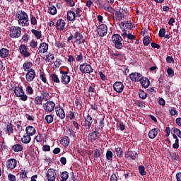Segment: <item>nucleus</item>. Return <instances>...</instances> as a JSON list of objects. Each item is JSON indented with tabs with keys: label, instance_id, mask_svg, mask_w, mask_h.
I'll list each match as a JSON object with an SVG mask.
<instances>
[{
	"label": "nucleus",
	"instance_id": "nucleus-1",
	"mask_svg": "<svg viewBox=\"0 0 181 181\" xmlns=\"http://www.w3.org/2000/svg\"><path fill=\"white\" fill-rule=\"evenodd\" d=\"M16 18L18 21L19 26H29V16L28 13L22 10H19L16 13Z\"/></svg>",
	"mask_w": 181,
	"mask_h": 181
},
{
	"label": "nucleus",
	"instance_id": "nucleus-2",
	"mask_svg": "<svg viewBox=\"0 0 181 181\" xmlns=\"http://www.w3.org/2000/svg\"><path fill=\"white\" fill-rule=\"evenodd\" d=\"M73 39L75 40L74 43H76V45H81L86 42L83 34L78 31H76L75 33L71 34L67 38V42H70L71 40H73Z\"/></svg>",
	"mask_w": 181,
	"mask_h": 181
},
{
	"label": "nucleus",
	"instance_id": "nucleus-3",
	"mask_svg": "<svg viewBox=\"0 0 181 181\" xmlns=\"http://www.w3.org/2000/svg\"><path fill=\"white\" fill-rule=\"evenodd\" d=\"M115 16L117 22L124 21V19H127V16H128V10H127V8H120L115 12Z\"/></svg>",
	"mask_w": 181,
	"mask_h": 181
},
{
	"label": "nucleus",
	"instance_id": "nucleus-4",
	"mask_svg": "<svg viewBox=\"0 0 181 181\" xmlns=\"http://www.w3.org/2000/svg\"><path fill=\"white\" fill-rule=\"evenodd\" d=\"M21 33H22V28L21 27L13 25L10 28L9 36L12 39L21 37Z\"/></svg>",
	"mask_w": 181,
	"mask_h": 181
},
{
	"label": "nucleus",
	"instance_id": "nucleus-5",
	"mask_svg": "<svg viewBox=\"0 0 181 181\" xmlns=\"http://www.w3.org/2000/svg\"><path fill=\"white\" fill-rule=\"evenodd\" d=\"M112 42L114 43L116 49H121L122 46V37L119 34H114L112 36Z\"/></svg>",
	"mask_w": 181,
	"mask_h": 181
},
{
	"label": "nucleus",
	"instance_id": "nucleus-6",
	"mask_svg": "<svg viewBox=\"0 0 181 181\" xmlns=\"http://www.w3.org/2000/svg\"><path fill=\"white\" fill-rule=\"evenodd\" d=\"M79 70L82 74H91L93 71H94V69L91 66V65L83 63L79 66Z\"/></svg>",
	"mask_w": 181,
	"mask_h": 181
},
{
	"label": "nucleus",
	"instance_id": "nucleus-7",
	"mask_svg": "<svg viewBox=\"0 0 181 181\" xmlns=\"http://www.w3.org/2000/svg\"><path fill=\"white\" fill-rule=\"evenodd\" d=\"M91 125H93V117H91L90 114H88L86 116H84V121L82 127H84V129H86V131H90Z\"/></svg>",
	"mask_w": 181,
	"mask_h": 181
},
{
	"label": "nucleus",
	"instance_id": "nucleus-8",
	"mask_svg": "<svg viewBox=\"0 0 181 181\" xmlns=\"http://www.w3.org/2000/svg\"><path fill=\"white\" fill-rule=\"evenodd\" d=\"M119 28L122 29V32H128V30H132L133 25L132 23L129 21H125L119 23Z\"/></svg>",
	"mask_w": 181,
	"mask_h": 181
},
{
	"label": "nucleus",
	"instance_id": "nucleus-9",
	"mask_svg": "<svg viewBox=\"0 0 181 181\" xmlns=\"http://www.w3.org/2000/svg\"><path fill=\"white\" fill-rule=\"evenodd\" d=\"M56 104L53 101H47L43 105V108L46 112H52L54 110Z\"/></svg>",
	"mask_w": 181,
	"mask_h": 181
},
{
	"label": "nucleus",
	"instance_id": "nucleus-10",
	"mask_svg": "<svg viewBox=\"0 0 181 181\" xmlns=\"http://www.w3.org/2000/svg\"><path fill=\"white\" fill-rule=\"evenodd\" d=\"M124 88H125V86H124V83H122V82L116 81L113 84L114 91H115L116 93H118L119 94H120V93H122V91H124Z\"/></svg>",
	"mask_w": 181,
	"mask_h": 181
},
{
	"label": "nucleus",
	"instance_id": "nucleus-11",
	"mask_svg": "<svg viewBox=\"0 0 181 181\" xmlns=\"http://www.w3.org/2000/svg\"><path fill=\"white\" fill-rule=\"evenodd\" d=\"M107 32H108V28L105 24H102L98 28V33L100 37H104L107 35Z\"/></svg>",
	"mask_w": 181,
	"mask_h": 181
},
{
	"label": "nucleus",
	"instance_id": "nucleus-12",
	"mask_svg": "<svg viewBox=\"0 0 181 181\" xmlns=\"http://www.w3.org/2000/svg\"><path fill=\"white\" fill-rule=\"evenodd\" d=\"M56 170L53 168L48 169L46 176L48 181H54L56 180Z\"/></svg>",
	"mask_w": 181,
	"mask_h": 181
},
{
	"label": "nucleus",
	"instance_id": "nucleus-13",
	"mask_svg": "<svg viewBox=\"0 0 181 181\" xmlns=\"http://www.w3.org/2000/svg\"><path fill=\"white\" fill-rule=\"evenodd\" d=\"M19 52L23 57H29L30 56V52L28 51V47L25 45H21L19 47Z\"/></svg>",
	"mask_w": 181,
	"mask_h": 181
},
{
	"label": "nucleus",
	"instance_id": "nucleus-14",
	"mask_svg": "<svg viewBox=\"0 0 181 181\" xmlns=\"http://www.w3.org/2000/svg\"><path fill=\"white\" fill-rule=\"evenodd\" d=\"M98 136H100V133L98 131H97V129H95V131L89 133L88 141H90V142H94V141H97Z\"/></svg>",
	"mask_w": 181,
	"mask_h": 181
},
{
	"label": "nucleus",
	"instance_id": "nucleus-15",
	"mask_svg": "<svg viewBox=\"0 0 181 181\" xmlns=\"http://www.w3.org/2000/svg\"><path fill=\"white\" fill-rule=\"evenodd\" d=\"M35 76H36V73L35 72V69H30L28 71L25 78L28 83H31L33 80H35Z\"/></svg>",
	"mask_w": 181,
	"mask_h": 181
},
{
	"label": "nucleus",
	"instance_id": "nucleus-16",
	"mask_svg": "<svg viewBox=\"0 0 181 181\" xmlns=\"http://www.w3.org/2000/svg\"><path fill=\"white\" fill-rule=\"evenodd\" d=\"M125 158L135 160L138 158V153L136 151H128L125 153Z\"/></svg>",
	"mask_w": 181,
	"mask_h": 181
},
{
	"label": "nucleus",
	"instance_id": "nucleus-17",
	"mask_svg": "<svg viewBox=\"0 0 181 181\" xmlns=\"http://www.w3.org/2000/svg\"><path fill=\"white\" fill-rule=\"evenodd\" d=\"M66 27V21L60 18L57 21L56 28L58 30H61L62 32L64 30V28Z\"/></svg>",
	"mask_w": 181,
	"mask_h": 181
},
{
	"label": "nucleus",
	"instance_id": "nucleus-18",
	"mask_svg": "<svg viewBox=\"0 0 181 181\" xmlns=\"http://www.w3.org/2000/svg\"><path fill=\"white\" fill-rule=\"evenodd\" d=\"M129 78L132 81L138 82L141 81V78H142V74L136 72L132 73L129 75Z\"/></svg>",
	"mask_w": 181,
	"mask_h": 181
},
{
	"label": "nucleus",
	"instance_id": "nucleus-19",
	"mask_svg": "<svg viewBox=\"0 0 181 181\" xmlns=\"http://www.w3.org/2000/svg\"><path fill=\"white\" fill-rule=\"evenodd\" d=\"M66 135H67L69 138H76V132L74 131V129L71 127H66Z\"/></svg>",
	"mask_w": 181,
	"mask_h": 181
},
{
	"label": "nucleus",
	"instance_id": "nucleus-20",
	"mask_svg": "<svg viewBox=\"0 0 181 181\" xmlns=\"http://www.w3.org/2000/svg\"><path fill=\"white\" fill-rule=\"evenodd\" d=\"M49 50V45L46 42H42L40 45L38 47V52L41 54H45Z\"/></svg>",
	"mask_w": 181,
	"mask_h": 181
},
{
	"label": "nucleus",
	"instance_id": "nucleus-21",
	"mask_svg": "<svg viewBox=\"0 0 181 181\" xmlns=\"http://www.w3.org/2000/svg\"><path fill=\"white\" fill-rule=\"evenodd\" d=\"M55 110L57 117H59L61 119H64V118H66V113L64 112L63 107H56Z\"/></svg>",
	"mask_w": 181,
	"mask_h": 181
},
{
	"label": "nucleus",
	"instance_id": "nucleus-22",
	"mask_svg": "<svg viewBox=\"0 0 181 181\" xmlns=\"http://www.w3.org/2000/svg\"><path fill=\"white\" fill-rule=\"evenodd\" d=\"M16 165H17V162H16V159L15 158H11L6 162V166L8 169H11V170L15 169V168H16Z\"/></svg>",
	"mask_w": 181,
	"mask_h": 181
},
{
	"label": "nucleus",
	"instance_id": "nucleus-23",
	"mask_svg": "<svg viewBox=\"0 0 181 181\" xmlns=\"http://www.w3.org/2000/svg\"><path fill=\"white\" fill-rule=\"evenodd\" d=\"M66 19L70 22H74L76 19V13L71 10H69L66 14Z\"/></svg>",
	"mask_w": 181,
	"mask_h": 181
},
{
	"label": "nucleus",
	"instance_id": "nucleus-24",
	"mask_svg": "<svg viewBox=\"0 0 181 181\" xmlns=\"http://www.w3.org/2000/svg\"><path fill=\"white\" fill-rule=\"evenodd\" d=\"M158 132L159 129L158 128L151 129L148 132V138H150V139H155Z\"/></svg>",
	"mask_w": 181,
	"mask_h": 181
},
{
	"label": "nucleus",
	"instance_id": "nucleus-25",
	"mask_svg": "<svg viewBox=\"0 0 181 181\" xmlns=\"http://www.w3.org/2000/svg\"><path fill=\"white\" fill-rule=\"evenodd\" d=\"M140 84L144 87V88H148L149 87V84H151V82L149 81V79L146 77H142L140 79Z\"/></svg>",
	"mask_w": 181,
	"mask_h": 181
},
{
	"label": "nucleus",
	"instance_id": "nucleus-26",
	"mask_svg": "<svg viewBox=\"0 0 181 181\" xmlns=\"http://www.w3.org/2000/svg\"><path fill=\"white\" fill-rule=\"evenodd\" d=\"M25 132L28 135H30V136H33V135L36 134V129H35L33 126H28L25 128Z\"/></svg>",
	"mask_w": 181,
	"mask_h": 181
},
{
	"label": "nucleus",
	"instance_id": "nucleus-27",
	"mask_svg": "<svg viewBox=\"0 0 181 181\" xmlns=\"http://www.w3.org/2000/svg\"><path fill=\"white\" fill-rule=\"evenodd\" d=\"M122 36L124 39H129V40H135V35L131 34L130 33H128V31H124L122 33Z\"/></svg>",
	"mask_w": 181,
	"mask_h": 181
},
{
	"label": "nucleus",
	"instance_id": "nucleus-28",
	"mask_svg": "<svg viewBox=\"0 0 181 181\" xmlns=\"http://www.w3.org/2000/svg\"><path fill=\"white\" fill-rule=\"evenodd\" d=\"M9 56V49L6 48H1L0 49V57L1 59H6Z\"/></svg>",
	"mask_w": 181,
	"mask_h": 181
},
{
	"label": "nucleus",
	"instance_id": "nucleus-29",
	"mask_svg": "<svg viewBox=\"0 0 181 181\" xmlns=\"http://www.w3.org/2000/svg\"><path fill=\"white\" fill-rule=\"evenodd\" d=\"M23 93H25V91H23V88H22V87L16 86L14 88V94L16 97H21Z\"/></svg>",
	"mask_w": 181,
	"mask_h": 181
},
{
	"label": "nucleus",
	"instance_id": "nucleus-30",
	"mask_svg": "<svg viewBox=\"0 0 181 181\" xmlns=\"http://www.w3.org/2000/svg\"><path fill=\"white\" fill-rule=\"evenodd\" d=\"M71 77L70 76H61V83L65 86L70 83Z\"/></svg>",
	"mask_w": 181,
	"mask_h": 181
},
{
	"label": "nucleus",
	"instance_id": "nucleus-31",
	"mask_svg": "<svg viewBox=\"0 0 181 181\" xmlns=\"http://www.w3.org/2000/svg\"><path fill=\"white\" fill-rule=\"evenodd\" d=\"M12 149L13 151V152H22V151H23V146H22V144H14L12 146Z\"/></svg>",
	"mask_w": 181,
	"mask_h": 181
},
{
	"label": "nucleus",
	"instance_id": "nucleus-32",
	"mask_svg": "<svg viewBox=\"0 0 181 181\" xmlns=\"http://www.w3.org/2000/svg\"><path fill=\"white\" fill-rule=\"evenodd\" d=\"M62 145L63 146L67 147L70 144V138L69 136H65L61 141Z\"/></svg>",
	"mask_w": 181,
	"mask_h": 181
},
{
	"label": "nucleus",
	"instance_id": "nucleus-33",
	"mask_svg": "<svg viewBox=\"0 0 181 181\" xmlns=\"http://www.w3.org/2000/svg\"><path fill=\"white\" fill-rule=\"evenodd\" d=\"M30 141H32V138L30 137V136L29 134H26L24 135L22 138H21V142H23V144H29L30 142Z\"/></svg>",
	"mask_w": 181,
	"mask_h": 181
},
{
	"label": "nucleus",
	"instance_id": "nucleus-34",
	"mask_svg": "<svg viewBox=\"0 0 181 181\" xmlns=\"http://www.w3.org/2000/svg\"><path fill=\"white\" fill-rule=\"evenodd\" d=\"M31 33L34 35L36 39H42V31H38L37 30L32 29Z\"/></svg>",
	"mask_w": 181,
	"mask_h": 181
},
{
	"label": "nucleus",
	"instance_id": "nucleus-35",
	"mask_svg": "<svg viewBox=\"0 0 181 181\" xmlns=\"http://www.w3.org/2000/svg\"><path fill=\"white\" fill-rule=\"evenodd\" d=\"M48 13L50 15H56L57 13V8H56V6L51 5L49 7L48 9Z\"/></svg>",
	"mask_w": 181,
	"mask_h": 181
},
{
	"label": "nucleus",
	"instance_id": "nucleus-36",
	"mask_svg": "<svg viewBox=\"0 0 181 181\" xmlns=\"http://www.w3.org/2000/svg\"><path fill=\"white\" fill-rule=\"evenodd\" d=\"M34 103L35 105H42L43 98H42V96H37L34 99Z\"/></svg>",
	"mask_w": 181,
	"mask_h": 181
},
{
	"label": "nucleus",
	"instance_id": "nucleus-37",
	"mask_svg": "<svg viewBox=\"0 0 181 181\" xmlns=\"http://www.w3.org/2000/svg\"><path fill=\"white\" fill-rule=\"evenodd\" d=\"M115 152L118 158H122L124 156V151L120 147L115 148Z\"/></svg>",
	"mask_w": 181,
	"mask_h": 181
},
{
	"label": "nucleus",
	"instance_id": "nucleus-38",
	"mask_svg": "<svg viewBox=\"0 0 181 181\" xmlns=\"http://www.w3.org/2000/svg\"><path fill=\"white\" fill-rule=\"evenodd\" d=\"M32 68V63L25 62L23 65V69L24 71H29L30 69Z\"/></svg>",
	"mask_w": 181,
	"mask_h": 181
},
{
	"label": "nucleus",
	"instance_id": "nucleus-39",
	"mask_svg": "<svg viewBox=\"0 0 181 181\" xmlns=\"http://www.w3.org/2000/svg\"><path fill=\"white\" fill-rule=\"evenodd\" d=\"M41 95L42 100H45V101H47L49 100V97L50 96L48 91H42L41 93Z\"/></svg>",
	"mask_w": 181,
	"mask_h": 181
},
{
	"label": "nucleus",
	"instance_id": "nucleus-40",
	"mask_svg": "<svg viewBox=\"0 0 181 181\" xmlns=\"http://www.w3.org/2000/svg\"><path fill=\"white\" fill-rule=\"evenodd\" d=\"M55 46L58 47V49H63V47H66V43L62 41H56Z\"/></svg>",
	"mask_w": 181,
	"mask_h": 181
},
{
	"label": "nucleus",
	"instance_id": "nucleus-41",
	"mask_svg": "<svg viewBox=\"0 0 181 181\" xmlns=\"http://www.w3.org/2000/svg\"><path fill=\"white\" fill-rule=\"evenodd\" d=\"M50 78L54 83H60V79H59V76L56 74H52L50 76Z\"/></svg>",
	"mask_w": 181,
	"mask_h": 181
},
{
	"label": "nucleus",
	"instance_id": "nucleus-42",
	"mask_svg": "<svg viewBox=\"0 0 181 181\" xmlns=\"http://www.w3.org/2000/svg\"><path fill=\"white\" fill-rule=\"evenodd\" d=\"M18 175H19L20 179H26V177H28V171L25 170H22Z\"/></svg>",
	"mask_w": 181,
	"mask_h": 181
},
{
	"label": "nucleus",
	"instance_id": "nucleus-43",
	"mask_svg": "<svg viewBox=\"0 0 181 181\" xmlns=\"http://www.w3.org/2000/svg\"><path fill=\"white\" fill-rule=\"evenodd\" d=\"M25 93H26L27 95H32V94H33L35 93V90H33L32 86H27V88L25 89Z\"/></svg>",
	"mask_w": 181,
	"mask_h": 181
},
{
	"label": "nucleus",
	"instance_id": "nucleus-44",
	"mask_svg": "<svg viewBox=\"0 0 181 181\" xmlns=\"http://www.w3.org/2000/svg\"><path fill=\"white\" fill-rule=\"evenodd\" d=\"M45 119L47 124H52V122H53L54 117L52 116V115H48L45 116Z\"/></svg>",
	"mask_w": 181,
	"mask_h": 181
},
{
	"label": "nucleus",
	"instance_id": "nucleus-45",
	"mask_svg": "<svg viewBox=\"0 0 181 181\" xmlns=\"http://www.w3.org/2000/svg\"><path fill=\"white\" fill-rule=\"evenodd\" d=\"M6 132L8 134V135H11L13 132V126L12 124H8L6 125Z\"/></svg>",
	"mask_w": 181,
	"mask_h": 181
},
{
	"label": "nucleus",
	"instance_id": "nucleus-46",
	"mask_svg": "<svg viewBox=\"0 0 181 181\" xmlns=\"http://www.w3.org/2000/svg\"><path fill=\"white\" fill-rule=\"evenodd\" d=\"M139 172L141 176L146 175V171H145V167L144 165L139 166Z\"/></svg>",
	"mask_w": 181,
	"mask_h": 181
},
{
	"label": "nucleus",
	"instance_id": "nucleus-47",
	"mask_svg": "<svg viewBox=\"0 0 181 181\" xmlns=\"http://www.w3.org/2000/svg\"><path fill=\"white\" fill-rule=\"evenodd\" d=\"M44 138H46V136L44 135H41V134H38L35 136V139L36 141V142H42V141H43L45 139Z\"/></svg>",
	"mask_w": 181,
	"mask_h": 181
},
{
	"label": "nucleus",
	"instance_id": "nucleus-48",
	"mask_svg": "<svg viewBox=\"0 0 181 181\" xmlns=\"http://www.w3.org/2000/svg\"><path fill=\"white\" fill-rule=\"evenodd\" d=\"M143 43L144 46H148L151 43V37L149 36H146L144 37Z\"/></svg>",
	"mask_w": 181,
	"mask_h": 181
},
{
	"label": "nucleus",
	"instance_id": "nucleus-49",
	"mask_svg": "<svg viewBox=\"0 0 181 181\" xmlns=\"http://www.w3.org/2000/svg\"><path fill=\"white\" fill-rule=\"evenodd\" d=\"M147 96H148V95H147L146 93H145L144 90H140V91L139 92V98H141V100H145Z\"/></svg>",
	"mask_w": 181,
	"mask_h": 181
},
{
	"label": "nucleus",
	"instance_id": "nucleus-50",
	"mask_svg": "<svg viewBox=\"0 0 181 181\" xmlns=\"http://www.w3.org/2000/svg\"><path fill=\"white\" fill-rule=\"evenodd\" d=\"M52 60H54V55L49 53L47 56L46 62H47L48 63H52Z\"/></svg>",
	"mask_w": 181,
	"mask_h": 181
},
{
	"label": "nucleus",
	"instance_id": "nucleus-51",
	"mask_svg": "<svg viewBox=\"0 0 181 181\" xmlns=\"http://www.w3.org/2000/svg\"><path fill=\"white\" fill-rule=\"evenodd\" d=\"M76 60L79 63H81L83 60H84V56H83V54L81 52H79V54L77 55V57H76Z\"/></svg>",
	"mask_w": 181,
	"mask_h": 181
},
{
	"label": "nucleus",
	"instance_id": "nucleus-52",
	"mask_svg": "<svg viewBox=\"0 0 181 181\" xmlns=\"http://www.w3.org/2000/svg\"><path fill=\"white\" fill-rule=\"evenodd\" d=\"M112 151H107L106 152V159H107V160H112Z\"/></svg>",
	"mask_w": 181,
	"mask_h": 181
},
{
	"label": "nucleus",
	"instance_id": "nucleus-53",
	"mask_svg": "<svg viewBox=\"0 0 181 181\" xmlns=\"http://www.w3.org/2000/svg\"><path fill=\"white\" fill-rule=\"evenodd\" d=\"M61 177L63 180H67L69 179V173L64 171L61 174Z\"/></svg>",
	"mask_w": 181,
	"mask_h": 181
},
{
	"label": "nucleus",
	"instance_id": "nucleus-54",
	"mask_svg": "<svg viewBox=\"0 0 181 181\" xmlns=\"http://www.w3.org/2000/svg\"><path fill=\"white\" fill-rule=\"evenodd\" d=\"M100 156H101V152L100 151V149L95 148L94 150V158L98 159V158H100Z\"/></svg>",
	"mask_w": 181,
	"mask_h": 181
},
{
	"label": "nucleus",
	"instance_id": "nucleus-55",
	"mask_svg": "<svg viewBox=\"0 0 181 181\" xmlns=\"http://www.w3.org/2000/svg\"><path fill=\"white\" fill-rule=\"evenodd\" d=\"M30 23L31 25H37V21L36 20V17L34 16H30Z\"/></svg>",
	"mask_w": 181,
	"mask_h": 181
},
{
	"label": "nucleus",
	"instance_id": "nucleus-56",
	"mask_svg": "<svg viewBox=\"0 0 181 181\" xmlns=\"http://www.w3.org/2000/svg\"><path fill=\"white\" fill-rule=\"evenodd\" d=\"M89 104L91 107V110H93V111H97V110H98V105H97V103H93Z\"/></svg>",
	"mask_w": 181,
	"mask_h": 181
},
{
	"label": "nucleus",
	"instance_id": "nucleus-57",
	"mask_svg": "<svg viewBox=\"0 0 181 181\" xmlns=\"http://www.w3.org/2000/svg\"><path fill=\"white\" fill-rule=\"evenodd\" d=\"M165 33H166V30L165 28H161L159 30L158 35L160 37H164Z\"/></svg>",
	"mask_w": 181,
	"mask_h": 181
},
{
	"label": "nucleus",
	"instance_id": "nucleus-58",
	"mask_svg": "<svg viewBox=\"0 0 181 181\" xmlns=\"http://www.w3.org/2000/svg\"><path fill=\"white\" fill-rule=\"evenodd\" d=\"M173 132H174V134H175V135H177L178 136V138H180V139H181V131H180V129H179L177 128H174Z\"/></svg>",
	"mask_w": 181,
	"mask_h": 181
},
{
	"label": "nucleus",
	"instance_id": "nucleus-59",
	"mask_svg": "<svg viewBox=\"0 0 181 181\" xmlns=\"http://www.w3.org/2000/svg\"><path fill=\"white\" fill-rule=\"evenodd\" d=\"M30 47H32V49H35V47H37V42L33 40H31V42H30Z\"/></svg>",
	"mask_w": 181,
	"mask_h": 181
},
{
	"label": "nucleus",
	"instance_id": "nucleus-60",
	"mask_svg": "<svg viewBox=\"0 0 181 181\" xmlns=\"http://www.w3.org/2000/svg\"><path fill=\"white\" fill-rule=\"evenodd\" d=\"M40 78L43 83H45V84L47 83V79L46 78V76L45 74H40Z\"/></svg>",
	"mask_w": 181,
	"mask_h": 181
},
{
	"label": "nucleus",
	"instance_id": "nucleus-61",
	"mask_svg": "<svg viewBox=\"0 0 181 181\" xmlns=\"http://www.w3.org/2000/svg\"><path fill=\"white\" fill-rule=\"evenodd\" d=\"M173 148L174 149H177L179 148V139H175V144H173Z\"/></svg>",
	"mask_w": 181,
	"mask_h": 181
},
{
	"label": "nucleus",
	"instance_id": "nucleus-62",
	"mask_svg": "<svg viewBox=\"0 0 181 181\" xmlns=\"http://www.w3.org/2000/svg\"><path fill=\"white\" fill-rule=\"evenodd\" d=\"M107 9L108 12H110V13H113V15H115V12H117V11H115V9H114V8H112V6H107Z\"/></svg>",
	"mask_w": 181,
	"mask_h": 181
},
{
	"label": "nucleus",
	"instance_id": "nucleus-63",
	"mask_svg": "<svg viewBox=\"0 0 181 181\" xmlns=\"http://www.w3.org/2000/svg\"><path fill=\"white\" fill-rule=\"evenodd\" d=\"M69 119H74V118H76V113H74V112L70 111L69 112Z\"/></svg>",
	"mask_w": 181,
	"mask_h": 181
},
{
	"label": "nucleus",
	"instance_id": "nucleus-64",
	"mask_svg": "<svg viewBox=\"0 0 181 181\" xmlns=\"http://www.w3.org/2000/svg\"><path fill=\"white\" fill-rule=\"evenodd\" d=\"M8 180L9 181H16V177L12 174H8Z\"/></svg>",
	"mask_w": 181,
	"mask_h": 181
}]
</instances>
